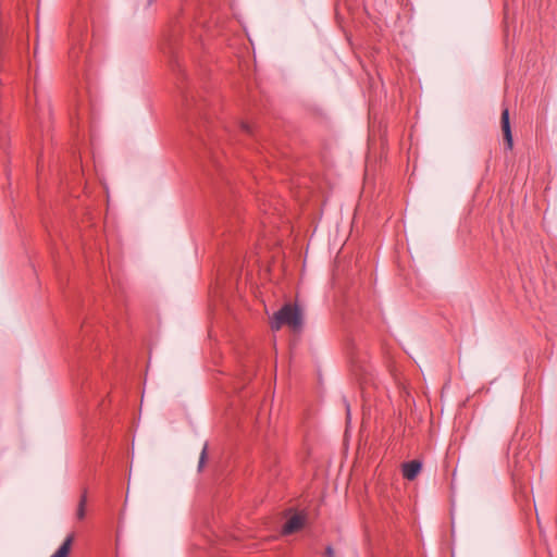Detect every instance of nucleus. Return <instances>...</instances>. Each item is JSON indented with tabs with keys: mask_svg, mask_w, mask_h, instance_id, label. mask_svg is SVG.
<instances>
[{
	"mask_svg": "<svg viewBox=\"0 0 557 557\" xmlns=\"http://www.w3.org/2000/svg\"><path fill=\"white\" fill-rule=\"evenodd\" d=\"M302 324V317L299 308L293 305L283 306L271 321L272 330H280L283 325H288L293 330H298Z\"/></svg>",
	"mask_w": 557,
	"mask_h": 557,
	"instance_id": "1",
	"label": "nucleus"
},
{
	"mask_svg": "<svg viewBox=\"0 0 557 557\" xmlns=\"http://www.w3.org/2000/svg\"><path fill=\"white\" fill-rule=\"evenodd\" d=\"M500 123H502V131L504 134V139L507 144V147L509 149H511L512 148V135H511V128H510V122H509V111L507 108H505L502 111Z\"/></svg>",
	"mask_w": 557,
	"mask_h": 557,
	"instance_id": "2",
	"label": "nucleus"
},
{
	"mask_svg": "<svg viewBox=\"0 0 557 557\" xmlns=\"http://www.w3.org/2000/svg\"><path fill=\"white\" fill-rule=\"evenodd\" d=\"M422 469V463L418 460H411L403 465V475L405 479L414 480Z\"/></svg>",
	"mask_w": 557,
	"mask_h": 557,
	"instance_id": "3",
	"label": "nucleus"
},
{
	"mask_svg": "<svg viewBox=\"0 0 557 557\" xmlns=\"http://www.w3.org/2000/svg\"><path fill=\"white\" fill-rule=\"evenodd\" d=\"M304 525V518L300 515L292 516L283 527L284 534H292L300 530Z\"/></svg>",
	"mask_w": 557,
	"mask_h": 557,
	"instance_id": "4",
	"label": "nucleus"
},
{
	"mask_svg": "<svg viewBox=\"0 0 557 557\" xmlns=\"http://www.w3.org/2000/svg\"><path fill=\"white\" fill-rule=\"evenodd\" d=\"M74 542V534H69L61 546L50 557H67Z\"/></svg>",
	"mask_w": 557,
	"mask_h": 557,
	"instance_id": "5",
	"label": "nucleus"
},
{
	"mask_svg": "<svg viewBox=\"0 0 557 557\" xmlns=\"http://www.w3.org/2000/svg\"><path fill=\"white\" fill-rule=\"evenodd\" d=\"M86 505H87V490L84 488L82 492V495L79 497L78 506L76 509V519L77 520H84L86 517Z\"/></svg>",
	"mask_w": 557,
	"mask_h": 557,
	"instance_id": "6",
	"label": "nucleus"
},
{
	"mask_svg": "<svg viewBox=\"0 0 557 557\" xmlns=\"http://www.w3.org/2000/svg\"><path fill=\"white\" fill-rule=\"evenodd\" d=\"M206 459H207V445H205V447L202 448V451L200 454V458H199V470L202 469L205 462H206Z\"/></svg>",
	"mask_w": 557,
	"mask_h": 557,
	"instance_id": "7",
	"label": "nucleus"
},
{
	"mask_svg": "<svg viewBox=\"0 0 557 557\" xmlns=\"http://www.w3.org/2000/svg\"><path fill=\"white\" fill-rule=\"evenodd\" d=\"M325 555H326L327 557H334V549H333L331 546H327V547L325 548Z\"/></svg>",
	"mask_w": 557,
	"mask_h": 557,
	"instance_id": "8",
	"label": "nucleus"
},
{
	"mask_svg": "<svg viewBox=\"0 0 557 557\" xmlns=\"http://www.w3.org/2000/svg\"><path fill=\"white\" fill-rule=\"evenodd\" d=\"M242 127L245 132L250 133V127L247 124H243Z\"/></svg>",
	"mask_w": 557,
	"mask_h": 557,
	"instance_id": "9",
	"label": "nucleus"
},
{
	"mask_svg": "<svg viewBox=\"0 0 557 557\" xmlns=\"http://www.w3.org/2000/svg\"><path fill=\"white\" fill-rule=\"evenodd\" d=\"M346 410H347V418L349 419L350 410H349V406L348 405H346Z\"/></svg>",
	"mask_w": 557,
	"mask_h": 557,
	"instance_id": "10",
	"label": "nucleus"
}]
</instances>
